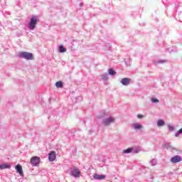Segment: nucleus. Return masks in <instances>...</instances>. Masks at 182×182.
<instances>
[{
	"mask_svg": "<svg viewBox=\"0 0 182 182\" xmlns=\"http://www.w3.org/2000/svg\"><path fill=\"white\" fill-rule=\"evenodd\" d=\"M157 124H158V126H159V127H161V126H164L165 122H164V121H163V120H159V121L157 122Z\"/></svg>",
	"mask_w": 182,
	"mask_h": 182,
	"instance_id": "obj_15",
	"label": "nucleus"
},
{
	"mask_svg": "<svg viewBox=\"0 0 182 182\" xmlns=\"http://www.w3.org/2000/svg\"><path fill=\"white\" fill-rule=\"evenodd\" d=\"M49 161H55L56 160V152L52 151L48 154Z\"/></svg>",
	"mask_w": 182,
	"mask_h": 182,
	"instance_id": "obj_4",
	"label": "nucleus"
},
{
	"mask_svg": "<svg viewBox=\"0 0 182 182\" xmlns=\"http://www.w3.org/2000/svg\"><path fill=\"white\" fill-rule=\"evenodd\" d=\"M151 100L153 103H159V100L157 98H152Z\"/></svg>",
	"mask_w": 182,
	"mask_h": 182,
	"instance_id": "obj_18",
	"label": "nucleus"
},
{
	"mask_svg": "<svg viewBox=\"0 0 182 182\" xmlns=\"http://www.w3.org/2000/svg\"><path fill=\"white\" fill-rule=\"evenodd\" d=\"M178 132L180 134V133H182V128L181 129H179L178 131Z\"/></svg>",
	"mask_w": 182,
	"mask_h": 182,
	"instance_id": "obj_22",
	"label": "nucleus"
},
{
	"mask_svg": "<svg viewBox=\"0 0 182 182\" xmlns=\"http://www.w3.org/2000/svg\"><path fill=\"white\" fill-rule=\"evenodd\" d=\"M131 80H132L130 78H122V80H121V83L122 85H124V86H129V85H130Z\"/></svg>",
	"mask_w": 182,
	"mask_h": 182,
	"instance_id": "obj_6",
	"label": "nucleus"
},
{
	"mask_svg": "<svg viewBox=\"0 0 182 182\" xmlns=\"http://www.w3.org/2000/svg\"><path fill=\"white\" fill-rule=\"evenodd\" d=\"M15 168L20 176H23V171L22 170V166L21 165H16Z\"/></svg>",
	"mask_w": 182,
	"mask_h": 182,
	"instance_id": "obj_9",
	"label": "nucleus"
},
{
	"mask_svg": "<svg viewBox=\"0 0 182 182\" xmlns=\"http://www.w3.org/2000/svg\"><path fill=\"white\" fill-rule=\"evenodd\" d=\"M94 178H95L96 180H105V178H106V176L95 173L94 174Z\"/></svg>",
	"mask_w": 182,
	"mask_h": 182,
	"instance_id": "obj_10",
	"label": "nucleus"
},
{
	"mask_svg": "<svg viewBox=\"0 0 182 182\" xmlns=\"http://www.w3.org/2000/svg\"><path fill=\"white\" fill-rule=\"evenodd\" d=\"M109 73L112 76H114V75H116V72L114 71V69H109Z\"/></svg>",
	"mask_w": 182,
	"mask_h": 182,
	"instance_id": "obj_16",
	"label": "nucleus"
},
{
	"mask_svg": "<svg viewBox=\"0 0 182 182\" xmlns=\"http://www.w3.org/2000/svg\"><path fill=\"white\" fill-rule=\"evenodd\" d=\"M132 151H133V148H128L126 150L123 151V153H124L125 154H127L129 153H132Z\"/></svg>",
	"mask_w": 182,
	"mask_h": 182,
	"instance_id": "obj_13",
	"label": "nucleus"
},
{
	"mask_svg": "<svg viewBox=\"0 0 182 182\" xmlns=\"http://www.w3.org/2000/svg\"><path fill=\"white\" fill-rule=\"evenodd\" d=\"M171 163H178L181 161V157L178 155H176L171 159Z\"/></svg>",
	"mask_w": 182,
	"mask_h": 182,
	"instance_id": "obj_8",
	"label": "nucleus"
},
{
	"mask_svg": "<svg viewBox=\"0 0 182 182\" xmlns=\"http://www.w3.org/2000/svg\"><path fill=\"white\" fill-rule=\"evenodd\" d=\"M71 175L73 177L77 178V177H80V171H79V169H73L71 171Z\"/></svg>",
	"mask_w": 182,
	"mask_h": 182,
	"instance_id": "obj_5",
	"label": "nucleus"
},
{
	"mask_svg": "<svg viewBox=\"0 0 182 182\" xmlns=\"http://www.w3.org/2000/svg\"><path fill=\"white\" fill-rule=\"evenodd\" d=\"M114 118L113 117L107 118L104 121V125L109 126V124H110L111 123H114Z\"/></svg>",
	"mask_w": 182,
	"mask_h": 182,
	"instance_id": "obj_7",
	"label": "nucleus"
},
{
	"mask_svg": "<svg viewBox=\"0 0 182 182\" xmlns=\"http://www.w3.org/2000/svg\"><path fill=\"white\" fill-rule=\"evenodd\" d=\"M5 168H11V165L8 164H0V169L4 170Z\"/></svg>",
	"mask_w": 182,
	"mask_h": 182,
	"instance_id": "obj_11",
	"label": "nucleus"
},
{
	"mask_svg": "<svg viewBox=\"0 0 182 182\" xmlns=\"http://www.w3.org/2000/svg\"><path fill=\"white\" fill-rule=\"evenodd\" d=\"M180 134V133H178V132L175 134L176 137H178V135Z\"/></svg>",
	"mask_w": 182,
	"mask_h": 182,
	"instance_id": "obj_21",
	"label": "nucleus"
},
{
	"mask_svg": "<svg viewBox=\"0 0 182 182\" xmlns=\"http://www.w3.org/2000/svg\"><path fill=\"white\" fill-rule=\"evenodd\" d=\"M168 129H169L170 132H173V130H174V127L173 126H169Z\"/></svg>",
	"mask_w": 182,
	"mask_h": 182,
	"instance_id": "obj_19",
	"label": "nucleus"
},
{
	"mask_svg": "<svg viewBox=\"0 0 182 182\" xmlns=\"http://www.w3.org/2000/svg\"><path fill=\"white\" fill-rule=\"evenodd\" d=\"M137 117H138L139 119H143V117H144V116L143 114H138V115H137Z\"/></svg>",
	"mask_w": 182,
	"mask_h": 182,
	"instance_id": "obj_20",
	"label": "nucleus"
},
{
	"mask_svg": "<svg viewBox=\"0 0 182 182\" xmlns=\"http://www.w3.org/2000/svg\"><path fill=\"white\" fill-rule=\"evenodd\" d=\"M31 163L33 166H38L41 163V158L39 156H33L31 159Z\"/></svg>",
	"mask_w": 182,
	"mask_h": 182,
	"instance_id": "obj_3",
	"label": "nucleus"
},
{
	"mask_svg": "<svg viewBox=\"0 0 182 182\" xmlns=\"http://www.w3.org/2000/svg\"><path fill=\"white\" fill-rule=\"evenodd\" d=\"M134 127L135 130H140V129L143 128V125H141V124H135Z\"/></svg>",
	"mask_w": 182,
	"mask_h": 182,
	"instance_id": "obj_14",
	"label": "nucleus"
},
{
	"mask_svg": "<svg viewBox=\"0 0 182 182\" xmlns=\"http://www.w3.org/2000/svg\"><path fill=\"white\" fill-rule=\"evenodd\" d=\"M38 20L35 17H32L30 23H28L29 29H35V25H36Z\"/></svg>",
	"mask_w": 182,
	"mask_h": 182,
	"instance_id": "obj_2",
	"label": "nucleus"
},
{
	"mask_svg": "<svg viewBox=\"0 0 182 182\" xmlns=\"http://www.w3.org/2000/svg\"><path fill=\"white\" fill-rule=\"evenodd\" d=\"M60 52H61V53L66 52V49L65 47H63V46H60Z\"/></svg>",
	"mask_w": 182,
	"mask_h": 182,
	"instance_id": "obj_17",
	"label": "nucleus"
},
{
	"mask_svg": "<svg viewBox=\"0 0 182 182\" xmlns=\"http://www.w3.org/2000/svg\"><path fill=\"white\" fill-rule=\"evenodd\" d=\"M18 56L20 58H23V59H26L27 60H33V54L28 52H21L19 53Z\"/></svg>",
	"mask_w": 182,
	"mask_h": 182,
	"instance_id": "obj_1",
	"label": "nucleus"
},
{
	"mask_svg": "<svg viewBox=\"0 0 182 182\" xmlns=\"http://www.w3.org/2000/svg\"><path fill=\"white\" fill-rule=\"evenodd\" d=\"M56 87H63V82L62 81H58L55 83Z\"/></svg>",
	"mask_w": 182,
	"mask_h": 182,
	"instance_id": "obj_12",
	"label": "nucleus"
}]
</instances>
